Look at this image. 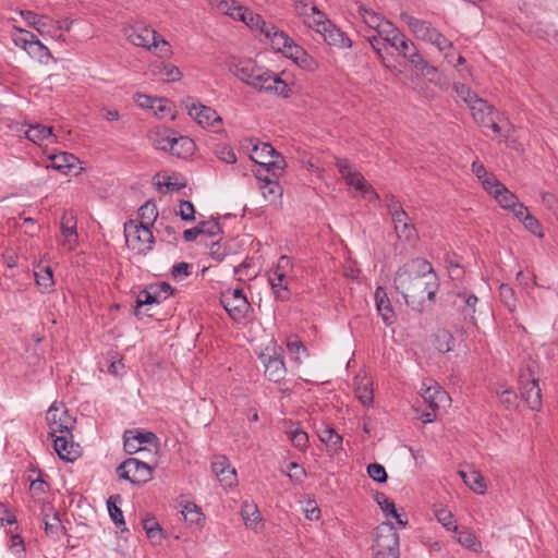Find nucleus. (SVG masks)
<instances>
[{"label": "nucleus", "mask_w": 558, "mask_h": 558, "mask_svg": "<svg viewBox=\"0 0 558 558\" xmlns=\"http://www.w3.org/2000/svg\"><path fill=\"white\" fill-rule=\"evenodd\" d=\"M393 282L405 303L420 313L434 303L440 286L432 264L420 257L412 258L400 267Z\"/></svg>", "instance_id": "nucleus-1"}, {"label": "nucleus", "mask_w": 558, "mask_h": 558, "mask_svg": "<svg viewBox=\"0 0 558 558\" xmlns=\"http://www.w3.org/2000/svg\"><path fill=\"white\" fill-rule=\"evenodd\" d=\"M232 73L244 84L258 92L275 94L283 98L291 96V87L275 72L259 66L252 59L240 60L232 65Z\"/></svg>", "instance_id": "nucleus-2"}, {"label": "nucleus", "mask_w": 558, "mask_h": 558, "mask_svg": "<svg viewBox=\"0 0 558 558\" xmlns=\"http://www.w3.org/2000/svg\"><path fill=\"white\" fill-rule=\"evenodd\" d=\"M125 36L134 46L154 51L160 58H167L171 54L169 43L149 26L135 24L125 29Z\"/></svg>", "instance_id": "nucleus-3"}, {"label": "nucleus", "mask_w": 558, "mask_h": 558, "mask_svg": "<svg viewBox=\"0 0 558 558\" xmlns=\"http://www.w3.org/2000/svg\"><path fill=\"white\" fill-rule=\"evenodd\" d=\"M388 198V195H386V208L391 216L398 241L404 243L400 251V253H403L407 251V246L412 247L416 242L418 238L417 231L399 202L393 196L390 197V201Z\"/></svg>", "instance_id": "nucleus-4"}, {"label": "nucleus", "mask_w": 558, "mask_h": 558, "mask_svg": "<svg viewBox=\"0 0 558 558\" xmlns=\"http://www.w3.org/2000/svg\"><path fill=\"white\" fill-rule=\"evenodd\" d=\"M445 303L462 317L464 323L475 325L478 298L465 288L454 287L446 293Z\"/></svg>", "instance_id": "nucleus-5"}, {"label": "nucleus", "mask_w": 558, "mask_h": 558, "mask_svg": "<svg viewBox=\"0 0 558 558\" xmlns=\"http://www.w3.org/2000/svg\"><path fill=\"white\" fill-rule=\"evenodd\" d=\"M124 236L130 250L137 254H146L153 248L154 235L146 223L129 220L124 223Z\"/></svg>", "instance_id": "nucleus-6"}, {"label": "nucleus", "mask_w": 558, "mask_h": 558, "mask_svg": "<svg viewBox=\"0 0 558 558\" xmlns=\"http://www.w3.org/2000/svg\"><path fill=\"white\" fill-rule=\"evenodd\" d=\"M407 24L416 37L436 46L440 52L445 51L446 48L453 49V44L438 29L434 28L430 23L413 16H407Z\"/></svg>", "instance_id": "nucleus-7"}, {"label": "nucleus", "mask_w": 558, "mask_h": 558, "mask_svg": "<svg viewBox=\"0 0 558 558\" xmlns=\"http://www.w3.org/2000/svg\"><path fill=\"white\" fill-rule=\"evenodd\" d=\"M220 303L234 322L244 320L251 310V304L241 288L222 291Z\"/></svg>", "instance_id": "nucleus-8"}, {"label": "nucleus", "mask_w": 558, "mask_h": 558, "mask_svg": "<svg viewBox=\"0 0 558 558\" xmlns=\"http://www.w3.org/2000/svg\"><path fill=\"white\" fill-rule=\"evenodd\" d=\"M393 519L399 527H405L409 519L403 508L398 509L393 501L386 498V526H389L391 533V543L387 546L386 558H399V534L396 531L395 524L389 520Z\"/></svg>", "instance_id": "nucleus-9"}, {"label": "nucleus", "mask_w": 558, "mask_h": 558, "mask_svg": "<svg viewBox=\"0 0 558 558\" xmlns=\"http://www.w3.org/2000/svg\"><path fill=\"white\" fill-rule=\"evenodd\" d=\"M120 478L126 480L134 485H143L153 478V468L137 458H129L118 468Z\"/></svg>", "instance_id": "nucleus-10"}, {"label": "nucleus", "mask_w": 558, "mask_h": 558, "mask_svg": "<svg viewBox=\"0 0 558 558\" xmlns=\"http://www.w3.org/2000/svg\"><path fill=\"white\" fill-rule=\"evenodd\" d=\"M174 289L167 282H159L150 284L138 292L136 298V307L134 311L135 316H141L142 307L149 306L153 304H160L172 295Z\"/></svg>", "instance_id": "nucleus-11"}, {"label": "nucleus", "mask_w": 558, "mask_h": 558, "mask_svg": "<svg viewBox=\"0 0 558 558\" xmlns=\"http://www.w3.org/2000/svg\"><path fill=\"white\" fill-rule=\"evenodd\" d=\"M421 396L430 411L424 412L422 418L425 423H432L436 418V411L442 407L450 398L449 395L438 385L423 384Z\"/></svg>", "instance_id": "nucleus-12"}, {"label": "nucleus", "mask_w": 558, "mask_h": 558, "mask_svg": "<svg viewBox=\"0 0 558 558\" xmlns=\"http://www.w3.org/2000/svg\"><path fill=\"white\" fill-rule=\"evenodd\" d=\"M186 108L189 114L201 126L211 128L214 131H218L220 129L222 119L213 108L195 102L193 99L187 100Z\"/></svg>", "instance_id": "nucleus-13"}, {"label": "nucleus", "mask_w": 558, "mask_h": 558, "mask_svg": "<svg viewBox=\"0 0 558 558\" xmlns=\"http://www.w3.org/2000/svg\"><path fill=\"white\" fill-rule=\"evenodd\" d=\"M482 184L484 190L493 195L496 202L505 209H510L519 201L515 194L510 192L505 184L493 175L482 181Z\"/></svg>", "instance_id": "nucleus-14"}, {"label": "nucleus", "mask_w": 558, "mask_h": 558, "mask_svg": "<svg viewBox=\"0 0 558 558\" xmlns=\"http://www.w3.org/2000/svg\"><path fill=\"white\" fill-rule=\"evenodd\" d=\"M46 420L51 429L49 433L51 437H54L57 433L71 434L69 426L71 417L68 414V410L64 409L62 404L59 407L56 402L52 403L47 411Z\"/></svg>", "instance_id": "nucleus-15"}, {"label": "nucleus", "mask_w": 558, "mask_h": 558, "mask_svg": "<svg viewBox=\"0 0 558 558\" xmlns=\"http://www.w3.org/2000/svg\"><path fill=\"white\" fill-rule=\"evenodd\" d=\"M336 167L347 184L354 186L364 195L373 193L371 185L367 184L363 175L354 169L348 159L336 158Z\"/></svg>", "instance_id": "nucleus-16"}, {"label": "nucleus", "mask_w": 558, "mask_h": 558, "mask_svg": "<svg viewBox=\"0 0 558 558\" xmlns=\"http://www.w3.org/2000/svg\"><path fill=\"white\" fill-rule=\"evenodd\" d=\"M77 220L73 211H64L60 221L61 234L63 236L62 245L72 251L77 245V232H76Z\"/></svg>", "instance_id": "nucleus-17"}, {"label": "nucleus", "mask_w": 558, "mask_h": 558, "mask_svg": "<svg viewBox=\"0 0 558 558\" xmlns=\"http://www.w3.org/2000/svg\"><path fill=\"white\" fill-rule=\"evenodd\" d=\"M317 32L322 34L324 40L329 46H335L338 48H350L352 46V41L349 37L345 36L339 28L336 27L330 21L323 23L320 27L317 28Z\"/></svg>", "instance_id": "nucleus-18"}, {"label": "nucleus", "mask_w": 558, "mask_h": 558, "mask_svg": "<svg viewBox=\"0 0 558 558\" xmlns=\"http://www.w3.org/2000/svg\"><path fill=\"white\" fill-rule=\"evenodd\" d=\"M213 472L225 487H231L236 483V472L231 468L227 457L217 456L211 462Z\"/></svg>", "instance_id": "nucleus-19"}, {"label": "nucleus", "mask_w": 558, "mask_h": 558, "mask_svg": "<svg viewBox=\"0 0 558 558\" xmlns=\"http://www.w3.org/2000/svg\"><path fill=\"white\" fill-rule=\"evenodd\" d=\"M521 397L531 410L539 411L542 408V390L538 385V379L533 378L523 383L521 387Z\"/></svg>", "instance_id": "nucleus-20"}, {"label": "nucleus", "mask_w": 558, "mask_h": 558, "mask_svg": "<svg viewBox=\"0 0 558 558\" xmlns=\"http://www.w3.org/2000/svg\"><path fill=\"white\" fill-rule=\"evenodd\" d=\"M469 109L474 121L482 126L486 124L487 120L494 116L498 117V111L495 109V107L481 97L475 99L474 104L469 106Z\"/></svg>", "instance_id": "nucleus-21"}, {"label": "nucleus", "mask_w": 558, "mask_h": 558, "mask_svg": "<svg viewBox=\"0 0 558 558\" xmlns=\"http://www.w3.org/2000/svg\"><path fill=\"white\" fill-rule=\"evenodd\" d=\"M69 434L54 436L53 446L58 456L65 461H74L80 456L78 446L68 439Z\"/></svg>", "instance_id": "nucleus-22"}, {"label": "nucleus", "mask_w": 558, "mask_h": 558, "mask_svg": "<svg viewBox=\"0 0 558 558\" xmlns=\"http://www.w3.org/2000/svg\"><path fill=\"white\" fill-rule=\"evenodd\" d=\"M231 17L244 22L252 29H258L262 32L265 26L269 29H274L272 24L267 23L260 15L254 14L245 7L238 9L235 13H231Z\"/></svg>", "instance_id": "nucleus-23"}, {"label": "nucleus", "mask_w": 558, "mask_h": 558, "mask_svg": "<svg viewBox=\"0 0 558 558\" xmlns=\"http://www.w3.org/2000/svg\"><path fill=\"white\" fill-rule=\"evenodd\" d=\"M27 24L34 27L40 35L50 34L54 27V21L46 15H38L33 11L21 12Z\"/></svg>", "instance_id": "nucleus-24"}, {"label": "nucleus", "mask_w": 558, "mask_h": 558, "mask_svg": "<svg viewBox=\"0 0 558 558\" xmlns=\"http://www.w3.org/2000/svg\"><path fill=\"white\" fill-rule=\"evenodd\" d=\"M268 281L277 300L286 302L290 299L291 293L288 288L287 276L268 272Z\"/></svg>", "instance_id": "nucleus-25"}, {"label": "nucleus", "mask_w": 558, "mask_h": 558, "mask_svg": "<svg viewBox=\"0 0 558 558\" xmlns=\"http://www.w3.org/2000/svg\"><path fill=\"white\" fill-rule=\"evenodd\" d=\"M260 33L270 39L274 49L282 53L284 52V49H288L289 45L292 44V39L276 26H274V29H269L265 26Z\"/></svg>", "instance_id": "nucleus-26"}, {"label": "nucleus", "mask_w": 558, "mask_h": 558, "mask_svg": "<svg viewBox=\"0 0 558 558\" xmlns=\"http://www.w3.org/2000/svg\"><path fill=\"white\" fill-rule=\"evenodd\" d=\"M36 284L43 293L52 291L54 286L53 272L50 266L38 265L34 270Z\"/></svg>", "instance_id": "nucleus-27"}, {"label": "nucleus", "mask_w": 558, "mask_h": 558, "mask_svg": "<svg viewBox=\"0 0 558 558\" xmlns=\"http://www.w3.org/2000/svg\"><path fill=\"white\" fill-rule=\"evenodd\" d=\"M50 161H51V163H50L51 168H53L58 171H61L62 173H68L73 168H75L78 159L73 154L62 151V153L52 155L50 157Z\"/></svg>", "instance_id": "nucleus-28"}, {"label": "nucleus", "mask_w": 558, "mask_h": 558, "mask_svg": "<svg viewBox=\"0 0 558 558\" xmlns=\"http://www.w3.org/2000/svg\"><path fill=\"white\" fill-rule=\"evenodd\" d=\"M459 475L474 493L483 495L486 490L483 475L476 470H460Z\"/></svg>", "instance_id": "nucleus-29"}, {"label": "nucleus", "mask_w": 558, "mask_h": 558, "mask_svg": "<svg viewBox=\"0 0 558 558\" xmlns=\"http://www.w3.org/2000/svg\"><path fill=\"white\" fill-rule=\"evenodd\" d=\"M265 374L269 380L278 383L286 374L284 362L280 356H270L265 364Z\"/></svg>", "instance_id": "nucleus-30"}, {"label": "nucleus", "mask_w": 558, "mask_h": 558, "mask_svg": "<svg viewBox=\"0 0 558 558\" xmlns=\"http://www.w3.org/2000/svg\"><path fill=\"white\" fill-rule=\"evenodd\" d=\"M411 64L421 72L423 76L428 77L429 82L438 84L435 76L438 74V69L427 62L418 51L411 54Z\"/></svg>", "instance_id": "nucleus-31"}, {"label": "nucleus", "mask_w": 558, "mask_h": 558, "mask_svg": "<svg viewBox=\"0 0 558 558\" xmlns=\"http://www.w3.org/2000/svg\"><path fill=\"white\" fill-rule=\"evenodd\" d=\"M241 515L245 525L252 530H257L262 522V515L255 504L244 501L241 508Z\"/></svg>", "instance_id": "nucleus-32"}, {"label": "nucleus", "mask_w": 558, "mask_h": 558, "mask_svg": "<svg viewBox=\"0 0 558 558\" xmlns=\"http://www.w3.org/2000/svg\"><path fill=\"white\" fill-rule=\"evenodd\" d=\"M256 178L263 182L260 190L265 198L274 201L276 197L282 194L281 186L277 180L270 178L268 174L263 177L259 171L256 174Z\"/></svg>", "instance_id": "nucleus-33"}, {"label": "nucleus", "mask_w": 558, "mask_h": 558, "mask_svg": "<svg viewBox=\"0 0 558 558\" xmlns=\"http://www.w3.org/2000/svg\"><path fill=\"white\" fill-rule=\"evenodd\" d=\"M318 437L328 448L337 452L342 448V437L331 427L318 432Z\"/></svg>", "instance_id": "nucleus-34"}, {"label": "nucleus", "mask_w": 558, "mask_h": 558, "mask_svg": "<svg viewBox=\"0 0 558 558\" xmlns=\"http://www.w3.org/2000/svg\"><path fill=\"white\" fill-rule=\"evenodd\" d=\"M153 72L159 74L167 82H175L181 78V71L171 63L159 62L153 66Z\"/></svg>", "instance_id": "nucleus-35"}, {"label": "nucleus", "mask_w": 558, "mask_h": 558, "mask_svg": "<svg viewBox=\"0 0 558 558\" xmlns=\"http://www.w3.org/2000/svg\"><path fill=\"white\" fill-rule=\"evenodd\" d=\"M434 345L440 353L450 352L454 345V337L446 329L438 330L435 333Z\"/></svg>", "instance_id": "nucleus-36"}, {"label": "nucleus", "mask_w": 558, "mask_h": 558, "mask_svg": "<svg viewBox=\"0 0 558 558\" xmlns=\"http://www.w3.org/2000/svg\"><path fill=\"white\" fill-rule=\"evenodd\" d=\"M25 135L36 144H40L43 141L53 136L52 129L43 124L29 125L25 131Z\"/></svg>", "instance_id": "nucleus-37"}, {"label": "nucleus", "mask_w": 558, "mask_h": 558, "mask_svg": "<svg viewBox=\"0 0 558 558\" xmlns=\"http://www.w3.org/2000/svg\"><path fill=\"white\" fill-rule=\"evenodd\" d=\"M45 532L52 541H60L65 534V527L61 523L59 514H53L51 521H45Z\"/></svg>", "instance_id": "nucleus-38"}, {"label": "nucleus", "mask_w": 558, "mask_h": 558, "mask_svg": "<svg viewBox=\"0 0 558 558\" xmlns=\"http://www.w3.org/2000/svg\"><path fill=\"white\" fill-rule=\"evenodd\" d=\"M122 501L120 495H111L107 500V507L109 514L117 526L125 525L122 510L118 507V504Z\"/></svg>", "instance_id": "nucleus-39"}, {"label": "nucleus", "mask_w": 558, "mask_h": 558, "mask_svg": "<svg viewBox=\"0 0 558 558\" xmlns=\"http://www.w3.org/2000/svg\"><path fill=\"white\" fill-rule=\"evenodd\" d=\"M355 395L364 405L371 404L374 398L372 381L367 378H363L355 387Z\"/></svg>", "instance_id": "nucleus-40"}, {"label": "nucleus", "mask_w": 558, "mask_h": 558, "mask_svg": "<svg viewBox=\"0 0 558 558\" xmlns=\"http://www.w3.org/2000/svg\"><path fill=\"white\" fill-rule=\"evenodd\" d=\"M138 216L141 218V221H138V223H146L147 227H149L158 217L156 205L150 201L146 202L144 205L140 207Z\"/></svg>", "instance_id": "nucleus-41"}, {"label": "nucleus", "mask_w": 558, "mask_h": 558, "mask_svg": "<svg viewBox=\"0 0 558 558\" xmlns=\"http://www.w3.org/2000/svg\"><path fill=\"white\" fill-rule=\"evenodd\" d=\"M452 88L458 97H460L461 100L468 105V107L474 104L475 99L480 98L477 94L471 89L470 86L463 83H453Z\"/></svg>", "instance_id": "nucleus-42"}, {"label": "nucleus", "mask_w": 558, "mask_h": 558, "mask_svg": "<svg viewBox=\"0 0 558 558\" xmlns=\"http://www.w3.org/2000/svg\"><path fill=\"white\" fill-rule=\"evenodd\" d=\"M360 13L365 22V24L373 29L374 33L376 32H381L379 29L381 23H383V17L374 12L373 10H369V9H365V8H360Z\"/></svg>", "instance_id": "nucleus-43"}, {"label": "nucleus", "mask_w": 558, "mask_h": 558, "mask_svg": "<svg viewBox=\"0 0 558 558\" xmlns=\"http://www.w3.org/2000/svg\"><path fill=\"white\" fill-rule=\"evenodd\" d=\"M175 144L177 137L169 135L160 136L159 138L155 140V146L157 149H161L165 151L169 150L173 155L181 157L183 153L180 149L175 148Z\"/></svg>", "instance_id": "nucleus-44"}, {"label": "nucleus", "mask_w": 558, "mask_h": 558, "mask_svg": "<svg viewBox=\"0 0 558 558\" xmlns=\"http://www.w3.org/2000/svg\"><path fill=\"white\" fill-rule=\"evenodd\" d=\"M182 514L184 520L191 524L199 523L203 518L201 509L193 502H189L183 507Z\"/></svg>", "instance_id": "nucleus-45"}, {"label": "nucleus", "mask_w": 558, "mask_h": 558, "mask_svg": "<svg viewBox=\"0 0 558 558\" xmlns=\"http://www.w3.org/2000/svg\"><path fill=\"white\" fill-rule=\"evenodd\" d=\"M143 527L146 531L147 537L150 539H161L162 529L155 518H146L143 520Z\"/></svg>", "instance_id": "nucleus-46"}, {"label": "nucleus", "mask_w": 558, "mask_h": 558, "mask_svg": "<svg viewBox=\"0 0 558 558\" xmlns=\"http://www.w3.org/2000/svg\"><path fill=\"white\" fill-rule=\"evenodd\" d=\"M288 434H289L290 440L292 441V445L295 448H298L300 450H304L305 448H307L308 435L306 432H304L300 428H296V429L290 430Z\"/></svg>", "instance_id": "nucleus-47"}, {"label": "nucleus", "mask_w": 558, "mask_h": 558, "mask_svg": "<svg viewBox=\"0 0 558 558\" xmlns=\"http://www.w3.org/2000/svg\"><path fill=\"white\" fill-rule=\"evenodd\" d=\"M215 155L217 158L226 163H235L236 156L231 147L226 144L217 145L215 148Z\"/></svg>", "instance_id": "nucleus-48"}, {"label": "nucleus", "mask_w": 558, "mask_h": 558, "mask_svg": "<svg viewBox=\"0 0 558 558\" xmlns=\"http://www.w3.org/2000/svg\"><path fill=\"white\" fill-rule=\"evenodd\" d=\"M439 523L445 526L448 531L457 530L456 521L453 520V514L451 511L447 509H438L435 513Z\"/></svg>", "instance_id": "nucleus-49"}, {"label": "nucleus", "mask_w": 558, "mask_h": 558, "mask_svg": "<svg viewBox=\"0 0 558 558\" xmlns=\"http://www.w3.org/2000/svg\"><path fill=\"white\" fill-rule=\"evenodd\" d=\"M123 440H124L123 441L124 450L129 454H133V453L144 450V447H141V445L137 444V441L133 435V430H125V433L123 435Z\"/></svg>", "instance_id": "nucleus-50"}, {"label": "nucleus", "mask_w": 558, "mask_h": 558, "mask_svg": "<svg viewBox=\"0 0 558 558\" xmlns=\"http://www.w3.org/2000/svg\"><path fill=\"white\" fill-rule=\"evenodd\" d=\"M257 162L262 167H264L267 172H269L271 170H283V168L286 167V161L279 153H276L275 157L269 158V160H267V161L260 160Z\"/></svg>", "instance_id": "nucleus-51"}, {"label": "nucleus", "mask_w": 558, "mask_h": 558, "mask_svg": "<svg viewBox=\"0 0 558 558\" xmlns=\"http://www.w3.org/2000/svg\"><path fill=\"white\" fill-rule=\"evenodd\" d=\"M10 550L16 558H25L26 551L24 541L20 534L11 536Z\"/></svg>", "instance_id": "nucleus-52"}, {"label": "nucleus", "mask_w": 558, "mask_h": 558, "mask_svg": "<svg viewBox=\"0 0 558 558\" xmlns=\"http://www.w3.org/2000/svg\"><path fill=\"white\" fill-rule=\"evenodd\" d=\"M500 298L508 310L513 312L515 308V299L513 295V290L508 284L500 286Z\"/></svg>", "instance_id": "nucleus-53"}, {"label": "nucleus", "mask_w": 558, "mask_h": 558, "mask_svg": "<svg viewBox=\"0 0 558 558\" xmlns=\"http://www.w3.org/2000/svg\"><path fill=\"white\" fill-rule=\"evenodd\" d=\"M458 541L461 545L473 551H477L481 547V543L476 539L475 535L469 532L461 533Z\"/></svg>", "instance_id": "nucleus-54"}, {"label": "nucleus", "mask_w": 558, "mask_h": 558, "mask_svg": "<svg viewBox=\"0 0 558 558\" xmlns=\"http://www.w3.org/2000/svg\"><path fill=\"white\" fill-rule=\"evenodd\" d=\"M184 221H193L195 219V208L190 201L180 202V210L178 211Z\"/></svg>", "instance_id": "nucleus-55"}, {"label": "nucleus", "mask_w": 558, "mask_h": 558, "mask_svg": "<svg viewBox=\"0 0 558 558\" xmlns=\"http://www.w3.org/2000/svg\"><path fill=\"white\" fill-rule=\"evenodd\" d=\"M191 265L185 263V262H181V263H178L175 265H173L172 267V270H171V276L174 280H183L184 278H186L187 276H190L191 274Z\"/></svg>", "instance_id": "nucleus-56"}, {"label": "nucleus", "mask_w": 558, "mask_h": 558, "mask_svg": "<svg viewBox=\"0 0 558 558\" xmlns=\"http://www.w3.org/2000/svg\"><path fill=\"white\" fill-rule=\"evenodd\" d=\"M292 262L290 257L287 255H282L279 257L277 266L275 269L270 270L269 274H278L287 276L290 270H292Z\"/></svg>", "instance_id": "nucleus-57"}, {"label": "nucleus", "mask_w": 558, "mask_h": 558, "mask_svg": "<svg viewBox=\"0 0 558 558\" xmlns=\"http://www.w3.org/2000/svg\"><path fill=\"white\" fill-rule=\"evenodd\" d=\"M133 435L137 441V444L143 447L145 444L149 445H157L158 438L157 436L151 432H140V430H133Z\"/></svg>", "instance_id": "nucleus-58"}, {"label": "nucleus", "mask_w": 558, "mask_h": 558, "mask_svg": "<svg viewBox=\"0 0 558 558\" xmlns=\"http://www.w3.org/2000/svg\"><path fill=\"white\" fill-rule=\"evenodd\" d=\"M289 472L288 476L298 483H302L304 477L306 476L305 469L301 465H299L296 462H290L289 463Z\"/></svg>", "instance_id": "nucleus-59"}, {"label": "nucleus", "mask_w": 558, "mask_h": 558, "mask_svg": "<svg viewBox=\"0 0 558 558\" xmlns=\"http://www.w3.org/2000/svg\"><path fill=\"white\" fill-rule=\"evenodd\" d=\"M524 227L534 235L543 238L542 226L539 221L531 214L522 221Z\"/></svg>", "instance_id": "nucleus-60"}, {"label": "nucleus", "mask_w": 558, "mask_h": 558, "mask_svg": "<svg viewBox=\"0 0 558 558\" xmlns=\"http://www.w3.org/2000/svg\"><path fill=\"white\" fill-rule=\"evenodd\" d=\"M500 402L506 405L508 409L515 407L518 396L513 390L504 389L498 391Z\"/></svg>", "instance_id": "nucleus-61"}, {"label": "nucleus", "mask_w": 558, "mask_h": 558, "mask_svg": "<svg viewBox=\"0 0 558 558\" xmlns=\"http://www.w3.org/2000/svg\"><path fill=\"white\" fill-rule=\"evenodd\" d=\"M366 38H367L369 45L372 46V48L374 49V51L380 58H383L384 37L381 35V32H376L372 35H368Z\"/></svg>", "instance_id": "nucleus-62"}, {"label": "nucleus", "mask_w": 558, "mask_h": 558, "mask_svg": "<svg viewBox=\"0 0 558 558\" xmlns=\"http://www.w3.org/2000/svg\"><path fill=\"white\" fill-rule=\"evenodd\" d=\"M400 54L411 62V54L417 51L415 45L407 37L400 41V45L396 49Z\"/></svg>", "instance_id": "nucleus-63"}, {"label": "nucleus", "mask_w": 558, "mask_h": 558, "mask_svg": "<svg viewBox=\"0 0 558 558\" xmlns=\"http://www.w3.org/2000/svg\"><path fill=\"white\" fill-rule=\"evenodd\" d=\"M283 54L291 58L294 62L300 58H306V51L293 40L292 44L289 45L288 49H284Z\"/></svg>", "instance_id": "nucleus-64"}]
</instances>
